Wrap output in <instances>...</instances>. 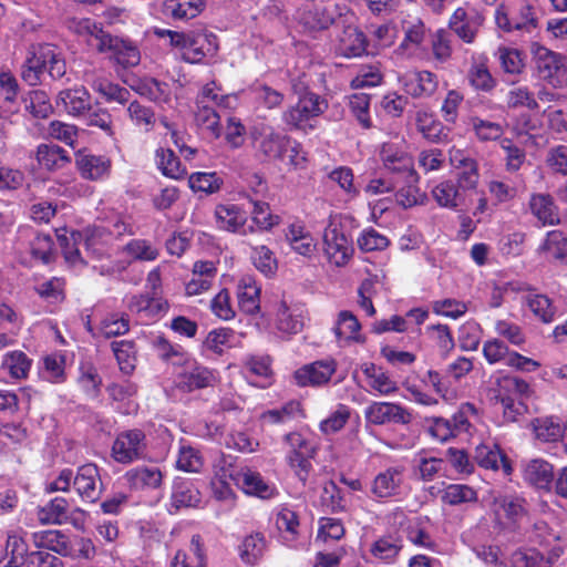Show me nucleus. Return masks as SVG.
<instances>
[{
	"label": "nucleus",
	"mask_w": 567,
	"mask_h": 567,
	"mask_svg": "<svg viewBox=\"0 0 567 567\" xmlns=\"http://www.w3.org/2000/svg\"><path fill=\"white\" fill-rule=\"evenodd\" d=\"M339 12L341 10L336 4H315L302 13L301 20L310 29H327L332 23L338 25Z\"/></svg>",
	"instance_id": "obj_39"
},
{
	"label": "nucleus",
	"mask_w": 567,
	"mask_h": 567,
	"mask_svg": "<svg viewBox=\"0 0 567 567\" xmlns=\"http://www.w3.org/2000/svg\"><path fill=\"white\" fill-rule=\"evenodd\" d=\"M288 450L286 461L301 482H306L312 470L311 460L317 454V443L302 432H290L284 436Z\"/></svg>",
	"instance_id": "obj_4"
},
{
	"label": "nucleus",
	"mask_w": 567,
	"mask_h": 567,
	"mask_svg": "<svg viewBox=\"0 0 567 567\" xmlns=\"http://www.w3.org/2000/svg\"><path fill=\"white\" fill-rule=\"evenodd\" d=\"M93 316L95 319L87 320L86 329L94 338L110 339L123 336L130 330V320L125 313L113 311L100 313L96 309Z\"/></svg>",
	"instance_id": "obj_14"
},
{
	"label": "nucleus",
	"mask_w": 567,
	"mask_h": 567,
	"mask_svg": "<svg viewBox=\"0 0 567 567\" xmlns=\"http://www.w3.org/2000/svg\"><path fill=\"white\" fill-rule=\"evenodd\" d=\"M354 14L351 12H339V21L337 28L342 30L336 38V51L346 58L361 56L367 51V37L354 24Z\"/></svg>",
	"instance_id": "obj_11"
},
{
	"label": "nucleus",
	"mask_w": 567,
	"mask_h": 567,
	"mask_svg": "<svg viewBox=\"0 0 567 567\" xmlns=\"http://www.w3.org/2000/svg\"><path fill=\"white\" fill-rule=\"evenodd\" d=\"M84 81L107 103L116 102L124 104L130 99V91L127 89L110 81L102 74L95 72H85Z\"/></svg>",
	"instance_id": "obj_27"
},
{
	"label": "nucleus",
	"mask_w": 567,
	"mask_h": 567,
	"mask_svg": "<svg viewBox=\"0 0 567 567\" xmlns=\"http://www.w3.org/2000/svg\"><path fill=\"white\" fill-rule=\"evenodd\" d=\"M486 502L495 522L502 526L519 523L527 515L526 502L517 494L491 489Z\"/></svg>",
	"instance_id": "obj_7"
},
{
	"label": "nucleus",
	"mask_w": 567,
	"mask_h": 567,
	"mask_svg": "<svg viewBox=\"0 0 567 567\" xmlns=\"http://www.w3.org/2000/svg\"><path fill=\"white\" fill-rule=\"evenodd\" d=\"M475 462L483 468L502 471L505 476L511 475L512 465L501 449L494 443H482L476 446Z\"/></svg>",
	"instance_id": "obj_30"
},
{
	"label": "nucleus",
	"mask_w": 567,
	"mask_h": 567,
	"mask_svg": "<svg viewBox=\"0 0 567 567\" xmlns=\"http://www.w3.org/2000/svg\"><path fill=\"white\" fill-rule=\"evenodd\" d=\"M539 252L547 260L567 264V237L560 230L548 231L539 246Z\"/></svg>",
	"instance_id": "obj_45"
},
{
	"label": "nucleus",
	"mask_w": 567,
	"mask_h": 567,
	"mask_svg": "<svg viewBox=\"0 0 567 567\" xmlns=\"http://www.w3.org/2000/svg\"><path fill=\"white\" fill-rule=\"evenodd\" d=\"M487 189L495 205L513 200L518 194V187L507 178H493L487 183Z\"/></svg>",
	"instance_id": "obj_63"
},
{
	"label": "nucleus",
	"mask_w": 567,
	"mask_h": 567,
	"mask_svg": "<svg viewBox=\"0 0 567 567\" xmlns=\"http://www.w3.org/2000/svg\"><path fill=\"white\" fill-rule=\"evenodd\" d=\"M530 52L538 76L543 80H551L563 66L560 54L545 48L538 42H532Z\"/></svg>",
	"instance_id": "obj_28"
},
{
	"label": "nucleus",
	"mask_w": 567,
	"mask_h": 567,
	"mask_svg": "<svg viewBox=\"0 0 567 567\" xmlns=\"http://www.w3.org/2000/svg\"><path fill=\"white\" fill-rule=\"evenodd\" d=\"M482 22L480 14L468 13L463 8H458L450 20V27L463 41L472 43Z\"/></svg>",
	"instance_id": "obj_36"
},
{
	"label": "nucleus",
	"mask_w": 567,
	"mask_h": 567,
	"mask_svg": "<svg viewBox=\"0 0 567 567\" xmlns=\"http://www.w3.org/2000/svg\"><path fill=\"white\" fill-rule=\"evenodd\" d=\"M380 158L384 168L395 177L409 178L410 182L417 179L413 159L403 138L383 143L380 150Z\"/></svg>",
	"instance_id": "obj_9"
},
{
	"label": "nucleus",
	"mask_w": 567,
	"mask_h": 567,
	"mask_svg": "<svg viewBox=\"0 0 567 567\" xmlns=\"http://www.w3.org/2000/svg\"><path fill=\"white\" fill-rule=\"evenodd\" d=\"M123 478L135 491L156 489L162 485L163 473L157 466H136L128 470Z\"/></svg>",
	"instance_id": "obj_29"
},
{
	"label": "nucleus",
	"mask_w": 567,
	"mask_h": 567,
	"mask_svg": "<svg viewBox=\"0 0 567 567\" xmlns=\"http://www.w3.org/2000/svg\"><path fill=\"white\" fill-rule=\"evenodd\" d=\"M534 434L542 442H557L564 436V426L558 417H538L533 422Z\"/></svg>",
	"instance_id": "obj_53"
},
{
	"label": "nucleus",
	"mask_w": 567,
	"mask_h": 567,
	"mask_svg": "<svg viewBox=\"0 0 567 567\" xmlns=\"http://www.w3.org/2000/svg\"><path fill=\"white\" fill-rule=\"evenodd\" d=\"M154 34L161 39H168L171 47L177 49L185 62L195 64L213 56L218 49L216 38L197 31L178 32L168 29L154 28Z\"/></svg>",
	"instance_id": "obj_2"
},
{
	"label": "nucleus",
	"mask_w": 567,
	"mask_h": 567,
	"mask_svg": "<svg viewBox=\"0 0 567 567\" xmlns=\"http://www.w3.org/2000/svg\"><path fill=\"white\" fill-rule=\"evenodd\" d=\"M403 39L395 49L402 58H422L425 52L426 28L417 17L406 16L401 20Z\"/></svg>",
	"instance_id": "obj_13"
},
{
	"label": "nucleus",
	"mask_w": 567,
	"mask_h": 567,
	"mask_svg": "<svg viewBox=\"0 0 567 567\" xmlns=\"http://www.w3.org/2000/svg\"><path fill=\"white\" fill-rule=\"evenodd\" d=\"M337 370L333 359L318 360L296 370L293 378L300 386H317L326 384Z\"/></svg>",
	"instance_id": "obj_23"
},
{
	"label": "nucleus",
	"mask_w": 567,
	"mask_h": 567,
	"mask_svg": "<svg viewBox=\"0 0 567 567\" xmlns=\"http://www.w3.org/2000/svg\"><path fill=\"white\" fill-rule=\"evenodd\" d=\"M276 526L281 534L284 543L289 547H296L300 526L297 513L286 505L277 507Z\"/></svg>",
	"instance_id": "obj_41"
},
{
	"label": "nucleus",
	"mask_w": 567,
	"mask_h": 567,
	"mask_svg": "<svg viewBox=\"0 0 567 567\" xmlns=\"http://www.w3.org/2000/svg\"><path fill=\"white\" fill-rule=\"evenodd\" d=\"M260 286L251 276H244L237 285L238 306L241 311L254 315L260 309Z\"/></svg>",
	"instance_id": "obj_37"
},
{
	"label": "nucleus",
	"mask_w": 567,
	"mask_h": 567,
	"mask_svg": "<svg viewBox=\"0 0 567 567\" xmlns=\"http://www.w3.org/2000/svg\"><path fill=\"white\" fill-rule=\"evenodd\" d=\"M156 163L161 172L169 178L179 179L186 175V168L182 165L179 158L172 150H157Z\"/></svg>",
	"instance_id": "obj_58"
},
{
	"label": "nucleus",
	"mask_w": 567,
	"mask_h": 567,
	"mask_svg": "<svg viewBox=\"0 0 567 567\" xmlns=\"http://www.w3.org/2000/svg\"><path fill=\"white\" fill-rule=\"evenodd\" d=\"M271 320L282 337L297 334L305 326L306 308L300 302L282 298L272 305Z\"/></svg>",
	"instance_id": "obj_10"
},
{
	"label": "nucleus",
	"mask_w": 567,
	"mask_h": 567,
	"mask_svg": "<svg viewBox=\"0 0 567 567\" xmlns=\"http://www.w3.org/2000/svg\"><path fill=\"white\" fill-rule=\"evenodd\" d=\"M31 367L32 359L23 351H8L0 361V374L8 377L9 382H19L28 378Z\"/></svg>",
	"instance_id": "obj_31"
},
{
	"label": "nucleus",
	"mask_w": 567,
	"mask_h": 567,
	"mask_svg": "<svg viewBox=\"0 0 567 567\" xmlns=\"http://www.w3.org/2000/svg\"><path fill=\"white\" fill-rule=\"evenodd\" d=\"M398 80L404 92L415 99L430 97L439 87L437 76L430 71H406Z\"/></svg>",
	"instance_id": "obj_21"
},
{
	"label": "nucleus",
	"mask_w": 567,
	"mask_h": 567,
	"mask_svg": "<svg viewBox=\"0 0 567 567\" xmlns=\"http://www.w3.org/2000/svg\"><path fill=\"white\" fill-rule=\"evenodd\" d=\"M171 567H206V555L203 550L202 538L194 535L190 539L189 554L178 550Z\"/></svg>",
	"instance_id": "obj_49"
},
{
	"label": "nucleus",
	"mask_w": 567,
	"mask_h": 567,
	"mask_svg": "<svg viewBox=\"0 0 567 567\" xmlns=\"http://www.w3.org/2000/svg\"><path fill=\"white\" fill-rule=\"evenodd\" d=\"M75 162L81 175L87 179H102L110 173L111 162L101 155L80 151L76 153Z\"/></svg>",
	"instance_id": "obj_35"
},
{
	"label": "nucleus",
	"mask_w": 567,
	"mask_h": 567,
	"mask_svg": "<svg viewBox=\"0 0 567 567\" xmlns=\"http://www.w3.org/2000/svg\"><path fill=\"white\" fill-rule=\"evenodd\" d=\"M216 373L214 370L200 364L188 355L177 367L173 377V386L182 393L214 385Z\"/></svg>",
	"instance_id": "obj_6"
},
{
	"label": "nucleus",
	"mask_w": 567,
	"mask_h": 567,
	"mask_svg": "<svg viewBox=\"0 0 567 567\" xmlns=\"http://www.w3.org/2000/svg\"><path fill=\"white\" fill-rule=\"evenodd\" d=\"M362 372L367 378L371 391L380 395H390L398 391L396 382L383 369L373 363L362 365Z\"/></svg>",
	"instance_id": "obj_42"
},
{
	"label": "nucleus",
	"mask_w": 567,
	"mask_h": 567,
	"mask_svg": "<svg viewBox=\"0 0 567 567\" xmlns=\"http://www.w3.org/2000/svg\"><path fill=\"white\" fill-rule=\"evenodd\" d=\"M406 468L395 464L378 472L368 488V496L380 504L400 501L405 494Z\"/></svg>",
	"instance_id": "obj_3"
},
{
	"label": "nucleus",
	"mask_w": 567,
	"mask_h": 567,
	"mask_svg": "<svg viewBox=\"0 0 567 567\" xmlns=\"http://www.w3.org/2000/svg\"><path fill=\"white\" fill-rule=\"evenodd\" d=\"M526 306L544 323H550L555 320L557 310L551 300L540 293H530L526 296Z\"/></svg>",
	"instance_id": "obj_59"
},
{
	"label": "nucleus",
	"mask_w": 567,
	"mask_h": 567,
	"mask_svg": "<svg viewBox=\"0 0 567 567\" xmlns=\"http://www.w3.org/2000/svg\"><path fill=\"white\" fill-rule=\"evenodd\" d=\"M45 72L52 79H61L66 73V64L62 53L50 43L30 45L21 66L22 79L29 85H37L41 82Z\"/></svg>",
	"instance_id": "obj_1"
},
{
	"label": "nucleus",
	"mask_w": 567,
	"mask_h": 567,
	"mask_svg": "<svg viewBox=\"0 0 567 567\" xmlns=\"http://www.w3.org/2000/svg\"><path fill=\"white\" fill-rule=\"evenodd\" d=\"M73 487L83 502L90 504L97 502L103 493L97 466L92 463L80 466L74 475Z\"/></svg>",
	"instance_id": "obj_18"
},
{
	"label": "nucleus",
	"mask_w": 567,
	"mask_h": 567,
	"mask_svg": "<svg viewBox=\"0 0 567 567\" xmlns=\"http://www.w3.org/2000/svg\"><path fill=\"white\" fill-rule=\"evenodd\" d=\"M164 12L175 20L196 18L205 8L204 0H164Z\"/></svg>",
	"instance_id": "obj_48"
},
{
	"label": "nucleus",
	"mask_w": 567,
	"mask_h": 567,
	"mask_svg": "<svg viewBox=\"0 0 567 567\" xmlns=\"http://www.w3.org/2000/svg\"><path fill=\"white\" fill-rule=\"evenodd\" d=\"M128 311L143 321H154L164 316L169 308L167 300L147 295H131L124 298Z\"/></svg>",
	"instance_id": "obj_22"
},
{
	"label": "nucleus",
	"mask_w": 567,
	"mask_h": 567,
	"mask_svg": "<svg viewBox=\"0 0 567 567\" xmlns=\"http://www.w3.org/2000/svg\"><path fill=\"white\" fill-rule=\"evenodd\" d=\"M266 550V539L262 534L255 533L246 536L239 545V556L245 564L255 565Z\"/></svg>",
	"instance_id": "obj_55"
},
{
	"label": "nucleus",
	"mask_w": 567,
	"mask_h": 567,
	"mask_svg": "<svg viewBox=\"0 0 567 567\" xmlns=\"http://www.w3.org/2000/svg\"><path fill=\"white\" fill-rule=\"evenodd\" d=\"M432 196L441 207L451 209L457 208L463 200L457 185L452 181L439 183L432 189Z\"/></svg>",
	"instance_id": "obj_57"
},
{
	"label": "nucleus",
	"mask_w": 567,
	"mask_h": 567,
	"mask_svg": "<svg viewBox=\"0 0 567 567\" xmlns=\"http://www.w3.org/2000/svg\"><path fill=\"white\" fill-rule=\"evenodd\" d=\"M70 506L64 497H54L37 511V518L42 525H62L68 522Z\"/></svg>",
	"instance_id": "obj_43"
},
{
	"label": "nucleus",
	"mask_w": 567,
	"mask_h": 567,
	"mask_svg": "<svg viewBox=\"0 0 567 567\" xmlns=\"http://www.w3.org/2000/svg\"><path fill=\"white\" fill-rule=\"evenodd\" d=\"M496 25L505 32L519 31L533 34L537 29V20L530 6H522L517 11L508 12L499 7L495 10Z\"/></svg>",
	"instance_id": "obj_15"
},
{
	"label": "nucleus",
	"mask_w": 567,
	"mask_h": 567,
	"mask_svg": "<svg viewBox=\"0 0 567 567\" xmlns=\"http://www.w3.org/2000/svg\"><path fill=\"white\" fill-rule=\"evenodd\" d=\"M37 159L47 169L62 167L70 159L63 148L53 144H41L37 150Z\"/></svg>",
	"instance_id": "obj_61"
},
{
	"label": "nucleus",
	"mask_w": 567,
	"mask_h": 567,
	"mask_svg": "<svg viewBox=\"0 0 567 567\" xmlns=\"http://www.w3.org/2000/svg\"><path fill=\"white\" fill-rule=\"evenodd\" d=\"M112 350L124 374H131L136 367V349L133 341L121 340L112 343Z\"/></svg>",
	"instance_id": "obj_60"
},
{
	"label": "nucleus",
	"mask_w": 567,
	"mask_h": 567,
	"mask_svg": "<svg viewBox=\"0 0 567 567\" xmlns=\"http://www.w3.org/2000/svg\"><path fill=\"white\" fill-rule=\"evenodd\" d=\"M392 517L394 525L405 526V534L411 543L425 548L433 546V540L427 530V519L419 516L408 517L401 508H396L392 513Z\"/></svg>",
	"instance_id": "obj_24"
},
{
	"label": "nucleus",
	"mask_w": 567,
	"mask_h": 567,
	"mask_svg": "<svg viewBox=\"0 0 567 567\" xmlns=\"http://www.w3.org/2000/svg\"><path fill=\"white\" fill-rule=\"evenodd\" d=\"M553 477V466L546 461L533 460L526 465L525 478L539 488L547 487Z\"/></svg>",
	"instance_id": "obj_62"
},
{
	"label": "nucleus",
	"mask_w": 567,
	"mask_h": 567,
	"mask_svg": "<svg viewBox=\"0 0 567 567\" xmlns=\"http://www.w3.org/2000/svg\"><path fill=\"white\" fill-rule=\"evenodd\" d=\"M99 52H111V59L123 68H132L140 63V50L131 41L109 35L100 45Z\"/></svg>",
	"instance_id": "obj_26"
},
{
	"label": "nucleus",
	"mask_w": 567,
	"mask_h": 567,
	"mask_svg": "<svg viewBox=\"0 0 567 567\" xmlns=\"http://www.w3.org/2000/svg\"><path fill=\"white\" fill-rule=\"evenodd\" d=\"M172 506L176 509L182 507H194L200 502L198 489L189 481H175L172 492Z\"/></svg>",
	"instance_id": "obj_50"
},
{
	"label": "nucleus",
	"mask_w": 567,
	"mask_h": 567,
	"mask_svg": "<svg viewBox=\"0 0 567 567\" xmlns=\"http://www.w3.org/2000/svg\"><path fill=\"white\" fill-rule=\"evenodd\" d=\"M323 247L327 258L337 267L347 265L353 254L352 241L344 234L338 215L329 217L323 230Z\"/></svg>",
	"instance_id": "obj_8"
},
{
	"label": "nucleus",
	"mask_w": 567,
	"mask_h": 567,
	"mask_svg": "<svg viewBox=\"0 0 567 567\" xmlns=\"http://www.w3.org/2000/svg\"><path fill=\"white\" fill-rule=\"evenodd\" d=\"M368 423L383 425L386 423L408 424L412 414L402 405L393 402H372L364 410Z\"/></svg>",
	"instance_id": "obj_20"
},
{
	"label": "nucleus",
	"mask_w": 567,
	"mask_h": 567,
	"mask_svg": "<svg viewBox=\"0 0 567 567\" xmlns=\"http://www.w3.org/2000/svg\"><path fill=\"white\" fill-rule=\"evenodd\" d=\"M302 415L301 405L298 401H289L279 409L267 410L260 415L265 424H286Z\"/></svg>",
	"instance_id": "obj_54"
},
{
	"label": "nucleus",
	"mask_w": 567,
	"mask_h": 567,
	"mask_svg": "<svg viewBox=\"0 0 567 567\" xmlns=\"http://www.w3.org/2000/svg\"><path fill=\"white\" fill-rule=\"evenodd\" d=\"M68 27L75 34L84 38L87 44L94 45L97 51H100L102 42H105V39L110 35L100 24L89 18L72 19Z\"/></svg>",
	"instance_id": "obj_44"
},
{
	"label": "nucleus",
	"mask_w": 567,
	"mask_h": 567,
	"mask_svg": "<svg viewBox=\"0 0 567 567\" xmlns=\"http://www.w3.org/2000/svg\"><path fill=\"white\" fill-rule=\"evenodd\" d=\"M145 450V434L141 430H128L116 436L112 456L116 462L127 464L141 458Z\"/></svg>",
	"instance_id": "obj_16"
},
{
	"label": "nucleus",
	"mask_w": 567,
	"mask_h": 567,
	"mask_svg": "<svg viewBox=\"0 0 567 567\" xmlns=\"http://www.w3.org/2000/svg\"><path fill=\"white\" fill-rule=\"evenodd\" d=\"M512 567H551L553 559L536 548H519L511 556Z\"/></svg>",
	"instance_id": "obj_56"
},
{
	"label": "nucleus",
	"mask_w": 567,
	"mask_h": 567,
	"mask_svg": "<svg viewBox=\"0 0 567 567\" xmlns=\"http://www.w3.org/2000/svg\"><path fill=\"white\" fill-rule=\"evenodd\" d=\"M286 240L290 248L303 257H311L317 248L312 235L301 223H292L286 230Z\"/></svg>",
	"instance_id": "obj_40"
},
{
	"label": "nucleus",
	"mask_w": 567,
	"mask_h": 567,
	"mask_svg": "<svg viewBox=\"0 0 567 567\" xmlns=\"http://www.w3.org/2000/svg\"><path fill=\"white\" fill-rule=\"evenodd\" d=\"M127 228L128 226L122 220H116L112 229L105 225H95L85 230L83 246L87 252L101 258L107 252L113 238L123 235Z\"/></svg>",
	"instance_id": "obj_17"
},
{
	"label": "nucleus",
	"mask_w": 567,
	"mask_h": 567,
	"mask_svg": "<svg viewBox=\"0 0 567 567\" xmlns=\"http://www.w3.org/2000/svg\"><path fill=\"white\" fill-rule=\"evenodd\" d=\"M216 225L219 229L234 234L255 233L254 226H246L247 212L238 204H218L215 208Z\"/></svg>",
	"instance_id": "obj_19"
},
{
	"label": "nucleus",
	"mask_w": 567,
	"mask_h": 567,
	"mask_svg": "<svg viewBox=\"0 0 567 567\" xmlns=\"http://www.w3.org/2000/svg\"><path fill=\"white\" fill-rule=\"evenodd\" d=\"M158 357L175 368L189 354L179 344H173L165 337L157 336L153 340Z\"/></svg>",
	"instance_id": "obj_64"
},
{
	"label": "nucleus",
	"mask_w": 567,
	"mask_h": 567,
	"mask_svg": "<svg viewBox=\"0 0 567 567\" xmlns=\"http://www.w3.org/2000/svg\"><path fill=\"white\" fill-rule=\"evenodd\" d=\"M250 136L260 155L268 159H285L284 148L289 143V136L265 122H256L250 128Z\"/></svg>",
	"instance_id": "obj_12"
},
{
	"label": "nucleus",
	"mask_w": 567,
	"mask_h": 567,
	"mask_svg": "<svg viewBox=\"0 0 567 567\" xmlns=\"http://www.w3.org/2000/svg\"><path fill=\"white\" fill-rule=\"evenodd\" d=\"M333 332L339 346L344 347L352 342H363L361 324L357 317L348 310L339 312Z\"/></svg>",
	"instance_id": "obj_34"
},
{
	"label": "nucleus",
	"mask_w": 567,
	"mask_h": 567,
	"mask_svg": "<svg viewBox=\"0 0 567 567\" xmlns=\"http://www.w3.org/2000/svg\"><path fill=\"white\" fill-rule=\"evenodd\" d=\"M56 236L65 261L72 267L82 265L79 245L83 240V235L80 231H71L68 235V231L63 230V233L58 231Z\"/></svg>",
	"instance_id": "obj_52"
},
{
	"label": "nucleus",
	"mask_w": 567,
	"mask_h": 567,
	"mask_svg": "<svg viewBox=\"0 0 567 567\" xmlns=\"http://www.w3.org/2000/svg\"><path fill=\"white\" fill-rule=\"evenodd\" d=\"M328 109V102L313 92H306L299 96L296 105L288 107L281 116L282 122L290 130L309 132L315 128L311 121L320 116Z\"/></svg>",
	"instance_id": "obj_5"
},
{
	"label": "nucleus",
	"mask_w": 567,
	"mask_h": 567,
	"mask_svg": "<svg viewBox=\"0 0 567 567\" xmlns=\"http://www.w3.org/2000/svg\"><path fill=\"white\" fill-rule=\"evenodd\" d=\"M56 105L72 116H80L91 109V95L84 86L66 89L59 93Z\"/></svg>",
	"instance_id": "obj_33"
},
{
	"label": "nucleus",
	"mask_w": 567,
	"mask_h": 567,
	"mask_svg": "<svg viewBox=\"0 0 567 567\" xmlns=\"http://www.w3.org/2000/svg\"><path fill=\"white\" fill-rule=\"evenodd\" d=\"M229 477L234 481V485L249 495L271 498L277 493L275 485L267 483L260 473L250 468H240L238 473L229 474Z\"/></svg>",
	"instance_id": "obj_25"
},
{
	"label": "nucleus",
	"mask_w": 567,
	"mask_h": 567,
	"mask_svg": "<svg viewBox=\"0 0 567 567\" xmlns=\"http://www.w3.org/2000/svg\"><path fill=\"white\" fill-rule=\"evenodd\" d=\"M402 548L401 540L394 535H385L372 542L367 551V560L371 563L392 564Z\"/></svg>",
	"instance_id": "obj_32"
},
{
	"label": "nucleus",
	"mask_w": 567,
	"mask_h": 567,
	"mask_svg": "<svg viewBox=\"0 0 567 567\" xmlns=\"http://www.w3.org/2000/svg\"><path fill=\"white\" fill-rule=\"evenodd\" d=\"M533 216L543 225L551 226L559 223V212L554 198L548 194H533L529 199Z\"/></svg>",
	"instance_id": "obj_38"
},
{
	"label": "nucleus",
	"mask_w": 567,
	"mask_h": 567,
	"mask_svg": "<svg viewBox=\"0 0 567 567\" xmlns=\"http://www.w3.org/2000/svg\"><path fill=\"white\" fill-rule=\"evenodd\" d=\"M39 375L51 383H62L66 379L65 355L62 352H53L42 358L39 367Z\"/></svg>",
	"instance_id": "obj_46"
},
{
	"label": "nucleus",
	"mask_w": 567,
	"mask_h": 567,
	"mask_svg": "<svg viewBox=\"0 0 567 567\" xmlns=\"http://www.w3.org/2000/svg\"><path fill=\"white\" fill-rule=\"evenodd\" d=\"M132 89L155 103H166L171 99L169 85L154 78L140 79Z\"/></svg>",
	"instance_id": "obj_47"
},
{
	"label": "nucleus",
	"mask_w": 567,
	"mask_h": 567,
	"mask_svg": "<svg viewBox=\"0 0 567 567\" xmlns=\"http://www.w3.org/2000/svg\"><path fill=\"white\" fill-rule=\"evenodd\" d=\"M250 212L255 231H268L280 224V216L274 214L269 204L260 200H251Z\"/></svg>",
	"instance_id": "obj_51"
}]
</instances>
